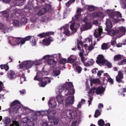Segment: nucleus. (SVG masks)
Listing matches in <instances>:
<instances>
[{"label":"nucleus","instance_id":"obj_1","mask_svg":"<svg viewBox=\"0 0 126 126\" xmlns=\"http://www.w3.org/2000/svg\"><path fill=\"white\" fill-rule=\"evenodd\" d=\"M21 103L17 100L14 101L10 104V109L9 110L10 113H13V114L17 113L18 109L21 107L20 106Z\"/></svg>","mask_w":126,"mask_h":126},{"label":"nucleus","instance_id":"obj_2","mask_svg":"<svg viewBox=\"0 0 126 126\" xmlns=\"http://www.w3.org/2000/svg\"><path fill=\"white\" fill-rule=\"evenodd\" d=\"M126 32V30L123 27H121L119 30L116 29H113L110 31V34L112 36L115 35L117 33H119L121 34L120 36L125 34Z\"/></svg>","mask_w":126,"mask_h":126},{"label":"nucleus","instance_id":"obj_3","mask_svg":"<svg viewBox=\"0 0 126 126\" xmlns=\"http://www.w3.org/2000/svg\"><path fill=\"white\" fill-rule=\"evenodd\" d=\"M34 62L30 61H24L21 63L19 65V66L20 69L23 68H26V69H28L31 68L34 64Z\"/></svg>","mask_w":126,"mask_h":126},{"label":"nucleus","instance_id":"obj_4","mask_svg":"<svg viewBox=\"0 0 126 126\" xmlns=\"http://www.w3.org/2000/svg\"><path fill=\"white\" fill-rule=\"evenodd\" d=\"M48 74V72L47 71L38 72L37 73L36 75L34 77V79L40 81V79H42L44 75H46Z\"/></svg>","mask_w":126,"mask_h":126},{"label":"nucleus","instance_id":"obj_5","mask_svg":"<svg viewBox=\"0 0 126 126\" xmlns=\"http://www.w3.org/2000/svg\"><path fill=\"white\" fill-rule=\"evenodd\" d=\"M77 115V112L75 110L68 111L66 114L68 119L70 120L75 118Z\"/></svg>","mask_w":126,"mask_h":126},{"label":"nucleus","instance_id":"obj_6","mask_svg":"<svg viewBox=\"0 0 126 126\" xmlns=\"http://www.w3.org/2000/svg\"><path fill=\"white\" fill-rule=\"evenodd\" d=\"M7 76L9 79L14 80L16 78V75L14 71L10 70L8 71Z\"/></svg>","mask_w":126,"mask_h":126},{"label":"nucleus","instance_id":"obj_7","mask_svg":"<svg viewBox=\"0 0 126 126\" xmlns=\"http://www.w3.org/2000/svg\"><path fill=\"white\" fill-rule=\"evenodd\" d=\"M97 59L96 62L97 64H103L105 63V60L104 58L103 55L101 54L98 55Z\"/></svg>","mask_w":126,"mask_h":126},{"label":"nucleus","instance_id":"obj_8","mask_svg":"<svg viewBox=\"0 0 126 126\" xmlns=\"http://www.w3.org/2000/svg\"><path fill=\"white\" fill-rule=\"evenodd\" d=\"M92 28L91 23L87 22L82 25L80 27V29L81 32L83 31L87 30Z\"/></svg>","mask_w":126,"mask_h":126},{"label":"nucleus","instance_id":"obj_9","mask_svg":"<svg viewBox=\"0 0 126 126\" xmlns=\"http://www.w3.org/2000/svg\"><path fill=\"white\" fill-rule=\"evenodd\" d=\"M123 74L121 71H119L118 72V75L116 77V80L117 82L119 83H124V81L122 80L123 78Z\"/></svg>","mask_w":126,"mask_h":126},{"label":"nucleus","instance_id":"obj_10","mask_svg":"<svg viewBox=\"0 0 126 126\" xmlns=\"http://www.w3.org/2000/svg\"><path fill=\"white\" fill-rule=\"evenodd\" d=\"M80 24L79 23L75 24V22L72 23L70 25V28L74 33L76 32L77 29L79 28Z\"/></svg>","mask_w":126,"mask_h":126},{"label":"nucleus","instance_id":"obj_11","mask_svg":"<svg viewBox=\"0 0 126 126\" xmlns=\"http://www.w3.org/2000/svg\"><path fill=\"white\" fill-rule=\"evenodd\" d=\"M54 32H43L39 33L37 36L41 38H45L47 37H48L51 35H54Z\"/></svg>","mask_w":126,"mask_h":126},{"label":"nucleus","instance_id":"obj_12","mask_svg":"<svg viewBox=\"0 0 126 126\" xmlns=\"http://www.w3.org/2000/svg\"><path fill=\"white\" fill-rule=\"evenodd\" d=\"M74 96H70L68 97L65 101L66 106L72 105L74 102Z\"/></svg>","mask_w":126,"mask_h":126},{"label":"nucleus","instance_id":"obj_13","mask_svg":"<svg viewBox=\"0 0 126 126\" xmlns=\"http://www.w3.org/2000/svg\"><path fill=\"white\" fill-rule=\"evenodd\" d=\"M56 112L54 110H52L48 112L47 116L49 120L53 119L55 118Z\"/></svg>","mask_w":126,"mask_h":126},{"label":"nucleus","instance_id":"obj_14","mask_svg":"<svg viewBox=\"0 0 126 126\" xmlns=\"http://www.w3.org/2000/svg\"><path fill=\"white\" fill-rule=\"evenodd\" d=\"M53 41V38L51 37L44 39L43 40V44L46 46L49 45L50 43V42Z\"/></svg>","mask_w":126,"mask_h":126},{"label":"nucleus","instance_id":"obj_15","mask_svg":"<svg viewBox=\"0 0 126 126\" xmlns=\"http://www.w3.org/2000/svg\"><path fill=\"white\" fill-rule=\"evenodd\" d=\"M106 13L108 15L109 17L113 19V20L115 19V13L112 11H111L110 10H108L106 11Z\"/></svg>","mask_w":126,"mask_h":126},{"label":"nucleus","instance_id":"obj_16","mask_svg":"<svg viewBox=\"0 0 126 126\" xmlns=\"http://www.w3.org/2000/svg\"><path fill=\"white\" fill-rule=\"evenodd\" d=\"M115 19L114 20V22H118L119 21H121L119 18V17L121 18L122 17L121 14L119 12H116L115 13Z\"/></svg>","mask_w":126,"mask_h":126},{"label":"nucleus","instance_id":"obj_17","mask_svg":"<svg viewBox=\"0 0 126 126\" xmlns=\"http://www.w3.org/2000/svg\"><path fill=\"white\" fill-rule=\"evenodd\" d=\"M14 4L15 6H21L24 4L25 0H15Z\"/></svg>","mask_w":126,"mask_h":126},{"label":"nucleus","instance_id":"obj_18","mask_svg":"<svg viewBox=\"0 0 126 126\" xmlns=\"http://www.w3.org/2000/svg\"><path fill=\"white\" fill-rule=\"evenodd\" d=\"M104 91L103 87L102 86H100L97 88L96 90L95 93L97 94H100L103 93Z\"/></svg>","mask_w":126,"mask_h":126},{"label":"nucleus","instance_id":"obj_19","mask_svg":"<svg viewBox=\"0 0 126 126\" xmlns=\"http://www.w3.org/2000/svg\"><path fill=\"white\" fill-rule=\"evenodd\" d=\"M44 9V10L46 11V13L47 12H50L51 10L52 6L50 4L46 3L44 8H43Z\"/></svg>","mask_w":126,"mask_h":126},{"label":"nucleus","instance_id":"obj_20","mask_svg":"<svg viewBox=\"0 0 126 126\" xmlns=\"http://www.w3.org/2000/svg\"><path fill=\"white\" fill-rule=\"evenodd\" d=\"M94 62L92 59L89 60L87 61V62H85L84 63V65L86 66H93Z\"/></svg>","mask_w":126,"mask_h":126},{"label":"nucleus","instance_id":"obj_21","mask_svg":"<svg viewBox=\"0 0 126 126\" xmlns=\"http://www.w3.org/2000/svg\"><path fill=\"white\" fill-rule=\"evenodd\" d=\"M93 16L94 17H98L102 18L103 17V13L101 12H96L93 13Z\"/></svg>","mask_w":126,"mask_h":126},{"label":"nucleus","instance_id":"obj_22","mask_svg":"<svg viewBox=\"0 0 126 126\" xmlns=\"http://www.w3.org/2000/svg\"><path fill=\"white\" fill-rule=\"evenodd\" d=\"M48 103L50 107L52 108L55 107L57 105L56 102L53 99L50 100L48 102Z\"/></svg>","mask_w":126,"mask_h":126},{"label":"nucleus","instance_id":"obj_23","mask_svg":"<svg viewBox=\"0 0 126 126\" xmlns=\"http://www.w3.org/2000/svg\"><path fill=\"white\" fill-rule=\"evenodd\" d=\"M63 96L59 95L57 96V100L59 103L62 104L63 101Z\"/></svg>","mask_w":126,"mask_h":126},{"label":"nucleus","instance_id":"obj_24","mask_svg":"<svg viewBox=\"0 0 126 126\" xmlns=\"http://www.w3.org/2000/svg\"><path fill=\"white\" fill-rule=\"evenodd\" d=\"M13 24L14 26L16 27H20L21 25V22L16 20H15L13 21Z\"/></svg>","mask_w":126,"mask_h":126},{"label":"nucleus","instance_id":"obj_25","mask_svg":"<svg viewBox=\"0 0 126 126\" xmlns=\"http://www.w3.org/2000/svg\"><path fill=\"white\" fill-rule=\"evenodd\" d=\"M61 73V71L59 70H53L52 74L53 76L54 77H57Z\"/></svg>","mask_w":126,"mask_h":126},{"label":"nucleus","instance_id":"obj_26","mask_svg":"<svg viewBox=\"0 0 126 126\" xmlns=\"http://www.w3.org/2000/svg\"><path fill=\"white\" fill-rule=\"evenodd\" d=\"M119 94L121 95H123V96H124L125 95L124 93L126 92V88H122L120 89L118 91Z\"/></svg>","mask_w":126,"mask_h":126},{"label":"nucleus","instance_id":"obj_27","mask_svg":"<svg viewBox=\"0 0 126 126\" xmlns=\"http://www.w3.org/2000/svg\"><path fill=\"white\" fill-rule=\"evenodd\" d=\"M74 86L72 82H70L68 84L66 85L65 86V89L67 90L73 88Z\"/></svg>","mask_w":126,"mask_h":126},{"label":"nucleus","instance_id":"obj_28","mask_svg":"<svg viewBox=\"0 0 126 126\" xmlns=\"http://www.w3.org/2000/svg\"><path fill=\"white\" fill-rule=\"evenodd\" d=\"M123 56V55L120 54L115 55L113 58L114 60V61H116L121 60L122 59V57Z\"/></svg>","mask_w":126,"mask_h":126},{"label":"nucleus","instance_id":"obj_29","mask_svg":"<svg viewBox=\"0 0 126 126\" xmlns=\"http://www.w3.org/2000/svg\"><path fill=\"white\" fill-rule=\"evenodd\" d=\"M47 62L49 65H51L53 64H56L57 62L53 59H50L47 60Z\"/></svg>","mask_w":126,"mask_h":126},{"label":"nucleus","instance_id":"obj_30","mask_svg":"<svg viewBox=\"0 0 126 126\" xmlns=\"http://www.w3.org/2000/svg\"><path fill=\"white\" fill-rule=\"evenodd\" d=\"M71 55L70 57L68 58L67 60V62L68 63H74L77 60V58H71Z\"/></svg>","mask_w":126,"mask_h":126},{"label":"nucleus","instance_id":"obj_31","mask_svg":"<svg viewBox=\"0 0 126 126\" xmlns=\"http://www.w3.org/2000/svg\"><path fill=\"white\" fill-rule=\"evenodd\" d=\"M63 33L65 34L67 36H69L70 35V32L69 31L68 29L67 28H64V31Z\"/></svg>","mask_w":126,"mask_h":126},{"label":"nucleus","instance_id":"obj_32","mask_svg":"<svg viewBox=\"0 0 126 126\" xmlns=\"http://www.w3.org/2000/svg\"><path fill=\"white\" fill-rule=\"evenodd\" d=\"M75 90L73 88H71L70 90H68V94H66L65 95L66 96H67L68 94L70 95H73L75 93Z\"/></svg>","mask_w":126,"mask_h":126},{"label":"nucleus","instance_id":"obj_33","mask_svg":"<svg viewBox=\"0 0 126 126\" xmlns=\"http://www.w3.org/2000/svg\"><path fill=\"white\" fill-rule=\"evenodd\" d=\"M110 47L108 46V45L107 43H103L101 45V48L103 50L107 49L109 48Z\"/></svg>","mask_w":126,"mask_h":126},{"label":"nucleus","instance_id":"obj_34","mask_svg":"<svg viewBox=\"0 0 126 126\" xmlns=\"http://www.w3.org/2000/svg\"><path fill=\"white\" fill-rule=\"evenodd\" d=\"M0 67L1 69H5L6 71H7L9 69V66L7 64L1 65Z\"/></svg>","mask_w":126,"mask_h":126},{"label":"nucleus","instance_id":"obj_35","mask_svg":"<svg viewBox=\"0 0 126 126\" xmlns=\"http://www.w3.org/2000/svg\"><path fill=\"white\" fill-rule=\"evenodd\" d=\"M44 9L42 8L41 10L37 12V14L38 16L43 15L46 13V11L44 10Z\"/></svg>","mask_w":126,"mask_h":126},{"label":"nucleus","instance_id":"obj_36","mask_svg":"<svg viewBox=\"0 0 126 126\" xmlns=\"http://www.w3.org/2000/svg\"><path fill=\"white\" fill-rule=\"evenodd\" d=\"M2 120H3L4 122L6 124H9L11 121L10 119L7 117H4V119H3Z\"/></svg>","mask_w":126,"mask_h":126},{"label":"nucleus","instance_id":"obj_37","mask_svg":"<svg viewBox=\"0 0 126 126\" xmlns=\"http://www.w3.org/2000/svg\"><path fill=\"white\" fill-rule=\"evenodd\" d=\"M42 80H44L45 82L47 84V83H50V82L51 80L50 78H49L44 77L42 78Z\"/></svg>","mask_w":126,"mask_h":126},{"label":"nucleus","instance_id":"obj_38","mask_svg":"<svg viewBox=\"0 0 126 126\" xmlns=\"http://www.w3.org/2000/svg\"><path fill=\"white\" fill-rule=\"evenodd\" d=\"M81 15L80 14H76L74 16V18L72 17V20L73 21H76L80 17Z\"/></svg>","mask_w":126,"mask_h":126},{"label":"nucleus","instance_id":"obj_39","mask_svg":"<svg viewBox=\"0 0 126 126\" xmlns=\"http://www.w3.org/2000/svg\"><path fill=\"white\" fill-rule=\"evenodd\" d=\"M98 124L99 126H104L105 125V122L102 119H100L98 121Z\"/></svg>","mask_w":126,"mask_h":126},{"label":"nucleus","instance_id":"obj_40","mask_svg":"<svg viewBox=\"0 0 126 126\" xmlns=\"http://www.w3.org/2000/svg\"><path fill=\"white\" fill-rule=\"evenodd\" d=\"M126 63V59H123L119 61L118 64L119 65H123Z\"/></svg>","mask_w":126,"mask_h":126},{"label":"nucleus","instance_id":"obj_41","mask_svg":"<svg viewBox=\"0 0 126 126\" xmlns=\"http://www.w3.org/2000/svg\"><path fill=\"white\" fill-rule=\"evenodd\" d=\"M75 1V0H70L65 3V6L67 7H69L70 5L72 3H74Z\"/></svg>","mask_w":126,"mask_h":126},{"label":"nucleus","instance_id":"obj_42","mask_svg":"<svg viewBox=\"0 0 126 126\" xmlns=\"http://www.w3.org/2000/svg\"><path fill=\"white\" fill-rule=\"evenodd\" d=\"M101 114V112L99 111L98 109L96 110L95 112L94 117L96 118H97L98 116Z\"/></svg>","mask_w":126,"mask_h":126},{"label":"nucleus","instance_id":"obj_43","mask_svg":"<svg viewBox=\"0 0 126 126\" xmlns=\"http://www.w3.org/2000/svg\"><path fill=\"white\" fill-rule=\"evenodd\" d=\"M21 37H14L13 39V40H15L16 42L17 43V44H19L20 43L21 39Z\"/></svg>","mask_w":126,"mask_h":126},{"label":"nucleus","instance_id":"obj_44","mask_svg":"<svg viewBox=\"0 0 126 126\" xmlns=\"http://www.w3.org/2000/svg\"><path fill=\"white\" fill-rule=\"evenodd\" d=\"M76 69L79 74L80 73L82 70V68L79 65H77L76 68Z\"/></svg>","mask_w":126,"mask_h":126},{"label":"nucleus","instance_id":"obj_45","mask_svg":"<svg viewBox=\"0 0 126 126\" xmlns=\"http://www.w3.org/2000/svg\"><path fill=\"white\" fill-rule=\"evenodd\" d=\"M67 60L65 58H63L60 61V64L63 65H64L67 63Z\"/></svg>","mask_w":126,"mask_h":126},{"label":"nucleus","instance_id":"obj_46","mask_svg":"<svg viewBox=\"0 0 126 126\" xmlns=\"http://www.w3.org/2000/svg\"><path fill=\"white\" fill-rule=\"evenodd\" d=\"M92 82L94 83L99 84L100 83V81L99 79H93L92 80Z\"/></svg>","mask_w":126,"mask_h":126},{"label":"nucleus","instance_id":"obj_47","mask_svg":"<svg viewBox=\"0 0 126 126\" xmlns=\"http://www.w3.org/2000/svg\"><path fill=\"white\" fill-rule=\"evenodd\" d=\"M88 10L89 11L92 12L95 10V9L93 6L89 5L88 6Z\"/></svg>","mask_w":126,"mask_h":126},{"label":"nucleus","instance_id":"obj_48","mask_svg":"<svg viewBox=\"0 0 126 126\" xmlns=\"http://www.w3.org/2000/svg\"><path fill=\"white\" fill-rule=\"evenodd\" d=\"M41 8H42L41 6L40 5H38L35 7L34 10L36 12H37V11Z\"/></svg>","mask_w":126,"mask_h":126},{"label":"nucleus","instance_id":"obj_49","mask_svg":"<svg viewBox=\"0 0 126 126\" xmlns=\"http://www.w3.org/2000/svg\"><path fill=\"white\" fill-rule=\"evenodd\" d=\"M31 42L33 44L34 46H35L36 45V41L35 39L33 36H32L30 39Z\"/></svg>","mask_w":126,"mask_h":126},{"label":"nucleus","instance_id":"obj_50","mask_svg":"<svg viewBox=\"0 0 126 126\" xmlns=\"http://www.w3.org/2000/svg\"><path fill=\"white\" fill-rule=\"evenodd\" d=\"M41 81V83H40V84L41 85V86L44 87H45V85L47 84L45 82V81L44 80H42V79H40V80Z\"/></svg>","mask_w":126,"mask_h":126},{"label":"nucleus","instance_id":"obj_51","mask_svg":"<svg viewBox=\"0 0 126 126\" xmlns=\"http://www.w3.org/2000/svg\"><path fill=\"white\" fill-rule=\"evenodd\" d=\"M10 126H19L18 123L16 121H13V123L10 125Z\"/></svg>","mask_w":126,"mask_h":126},{"label":"nucleus","instance_id":"obj_52","mask_svg":"<svg viewBox=\"0 0 126 126\" xmlns=\"http://www.w3.org/2000/svg\"><path fill=\"white\" fill-rule=\"evenodd\" d=\"M28 8L31 10L33 8V5L32 3L29 4L27 5Z\"/></svg>","mask_w":126,"mask_h":126},{"label":"nucleus","instance_id":"obj_53","mask_svg":"<svg viewBox=\"0 0 126 126\" xmlns=\"http://www.w3.org/2000/svg\"><path fill=\"white\" fill-rule=\"evenodd\" d=\"M107 81L109 82L111 84H113L114 83L113 79L110 77L109 78H108Z\"/></svg>","mask_w":126,"mask_h":126},{"label":"nucleus","instance_id":"obj_54","mask_svg":"<svg viewBox=\"0 0 126 126\" xmlns=\"http://www.w3.org/2000/svg\"><path fill=\"white\" fill-rule=\"evenodd\" d=\"M94 36L96 38L98 37L101 35V34L98 32H96L94 33Z\"/></svg>","mask_w":126,"mask_h":126},{"label":"nucleus","instance_id":"obj_55","mask_svg":"<svg viewBox=\"0 0 126 126\" xmlns=\"http://www.w3.org/2000/svg\"><path fill=\"white\" fill-rule=\"evenodd\" d=\"M10 29V28L9 27H5L3 30V32L4 33H7L9 32Z\"/></svg>","mask_w":126,"mask_h":126},{"label":"nucleus","instance_id":"obj_56","mask_svg":"<svg viewBox=\"0 0 126 126\" xmlns=\"http://www.w3.org/2000/svg\"><path fill=\"white\" fill-rule=\"evenodd\" d=\"M52 120H53V121L54 125H56L58 123L59 120L58 119H57L54 118Z\"/></svg>","mask_w":126,"mask_h":126},{"label":"nucleus","instance_id":"obj_57","mask_svg":"<svg viewBox=\"0 0 126 126\" xmlns=\"http://www.w3.org/2000/svg\"><path fill=\"white\" fill-rule=\"evenodd\" d=\"M32 37V36H28L24 38L26 41H29L30 40Z\"/></svg>","mask_w":126,"mask_h":126},{"label":"nucleus","instance_id":"obj_58","mask_svg":"<svg viewBox=\"0 0 126 126\" xmlns=\"http://www.w3.org/2000/svg\"><path fill=\"white\" fill-rule=\"evenodd\" d=\"M105 63H106V65L108 68H111L112 67V64L111 63L109 62H106Z\"/></svg>","mask_w":126,"mask_h":126},{"label":"nucleus","instance_id":"obj_59","mask_svg":"<svg viewBox=\"0 0 126 126\" xmlns=\"http://www.w3.org/2000/svg\"><path fill=\"white\" fill-rule=\"evenodd\" d=\"M34 114L36 116H39L42 114L41 112L40 111H37L34 112Z\"/></svg>","mask_w":126,"mask_h":126},{"label":"nucleus","instance_id":"obj_60","mask_svg":"<svg viewBox=\"0 0 126 126\" xmlns=\"http://www.w3.org/2000/svg\"><path fill=\"white\" fill-rule=\"evenodd\" d=\"M26 41L25 40V39L24 38H22L20 40V43H21V45H22L25 44Z\"/></svg>","mask_w":126,"mask_h":126},{"label":"nucleus","instance_id":"obj_61","mask_svg":"<svg viewBox=\"0 0 126 126\" xmlns=\"http://www.w3.org/2000/svg\"><path fill=\"white\" fill-rule=\"evenodd\" d=\"M21 21L23 23H25L27 22V20L25 18L23 17L21 18Z\"/></svg>","mask_w":126,"mask_h":126},{"label":"nucleus","instance_id":"obj_62","mask_svg":"<svg viewBox=\"0 0 126 126\" xmlns=\"http://www.w3.org/2000/svg\"><path fill=\"white\" fill-rule=\"evenodd\" d=\"M3 15L6 17H8L9 15L6 12H4L3 13Z\"/></svg>","mask_w":126,"mask_h":126},{"label":"nucleus","instance_id":"obj_63","mask_svg":"<svg viewBox=\"0 0 126 126\" xmlns=\"http://www.w3.org/2000/svg\"><path fill=\"white\" fill-rule=\"evenodd\" d=\"M82 11V9L81 8H78L77 11V14H80V15H81V12Z\"/></svg>","mask_w":126,"mask_h":126},{"label":"nucleus","instance_id":"obj_64","mask_svg":"<svg viewBox=\"0 0 126 126\" xmlns=\"http://www.w3.org/2000/svg\"><path fill=\"white\" fill-rule=\"evenodd\" d=\"M28 125L29 126H34V123L33 121H31L28 124Z\"/></svg>","mask_w":126,"mask_h":126}]
</instances>
